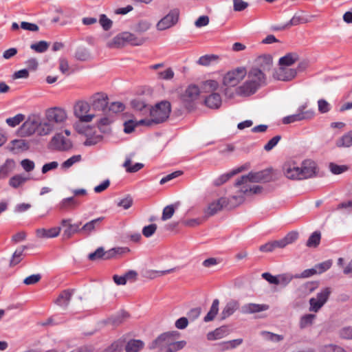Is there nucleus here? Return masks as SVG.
Instances as JSON below:
<instances>
[{"label":"nucleus","mask_w":352,"mask_h":352,"mask_svg":"<svg viewBox=\"0 0 352 352\" xmlns=\"http://www.w3.org/2000/svg\"><path fill=\"white\" fill-rule=\"evenodd\" d=\"M80 232V228L79 224H72L69 223L68 226L64 230L63 236L64 239H69L74 234Z\"/></svg>","instance_id":"obj_40"},{"label":"nucleus","mask_w":352,"mask_h":352,"mask_svg":"<svg viewBox=\"0 0 352 352\" xmlns=\"http://www.w3.org/2000/svg\"><path fill=\"white\" fill-rule=\"evenodd\" d=\"M243 168H239L236 170H233L230 173L223 174L221 176H219L218 178H217L214 182L213 184L216 186H221L226 183L230 177H232L236 173L241 171Z\"/></svg>","instance_id":"obj_39"},{"label":"nucleus","mask_w":352,"mask_h":352,"mask_svg":"<svg viewBox=\"0 0 352 352\" xmlns=\"http://www.w3.org/2000/svg\"><path fill=\"white\" fill-rule=\"evenodd\" d=\"M25 115L22 113H18L14 117L8 118L6 120V124L10 127H15L18 126L25 120Z\"/></svg>","instance_id":"obj_43"},{"label":"nucleus","mask_w":352,"mask_h":352,"mask_svg":"<svg viewBox=\"0 0 352 352\" xmlns=\"http://www.w3.org/2000/svg\"><path fill=\"white\" fill-rule=\"evenodd\" d=\"M107 96L102 93H97L91 97V106L94 110L104 111L107 106Z\"/></svg>","instance_id":"obj_19"},{"label":"nucleus","mask_w":352,"mask_h":352,"mask_svg":"<svg viewBox=\"0 0 352 352\" xmlns=\"http://www.w3.org/2000/svg\"><path fill=\"white\" fill-rule=\"evenodd\" d=\"M81 160L80 155H73L67 160H65L62 164L61 166L63 168H69L72 166L74 164L79 162Z\"/></svg>","instance_id":"obj_51"},{"label":"nucleus","mask_w":352,"mask_h":352,"mask_svg":"<svg viewBox=\"0 0 352 352\" xmlns=\"http://www.w3.org/2000/svg\"><path fill=\"white\" fill-rule=\"evenodd\" d=\"M332 265V261L331 260L325 261L322 263L316 265L318 274H322L325 271L328 270Z\"/></svg>","instance_id":"obj_61"},{"label":"nucleus","mask_w":352,"mask_h":352,"mask_svg":"<svg viewBox=\"0 0 352 352\" xmlns=\"http://www.w3.org/2000/svg\"><path fill=\"white\" fill-rule=\"evenodd\" d=\"M331 293V290L329 287L322 289L315 298L309 299V310L313 312H318L327 302Z\"/></svg>","instance_id":"obj_8"},{"label":"nucleus","mask_w":352,"mask_h":352,"mask_svg":"<svg viewBox=\"0 0 352 352\" xmlns=\"http://www.w3.org/2000/svg\"><path fill=\"white\" fill-rule=\"evenodd\" d=\"M74 56L77 60L84 61L89 58V54L85 48L79 47L76 50Z\"/></svg>","instance_id":"obj_53"},{"label":"nucleus","mask_w":352,"mask_h":352,"mask_svg":"<svg viewBox=\"0 0 352 352\" xmlns=\"http://www.w3.org/2000/svg\"><path fill=\"white\" fill-rule=\"evenodd\" d=\"M179 10L173 8L169 12L161 19L156 25V28L159 31H163L169 29L175 25L179 19Z\"/></svg>","instance_id":"obj_9"},{"label":"nucleus","mask_w":352,"mask_h":352,"mask_svg":"<svg viewBox=\"0 0 352 352\" xmlns=\"http://www.w3.org/2000/svg\"><path fill=\"white\" fill-rule=\"evenodd\" d=\"M85 136L86 140L83 144L86 146H94L100 143L103 138V136L97 133L92 127H91L90 131L87 132Z\"/></svg>","instance_id":"obj_22"},{"label":"nucleus","mask_w":352,"mask_h":352,"mask_svg":"<svg viewBox=\"0 0 352 352\" xmlns=\"http://www.w3.org/2000/svg\"><path fill=\"white\" fill-rule=\"evenodd\" d=\"M298 60V55L296 53H288L280 58L278 63L280 66L287 67L293 65Z\"/></svg>","instance_id":"obj_32"},{"label":"nucleus","mask_w":352,"mask_h":352,"mask_svg":"<svg viewBox=\"0 0 352 352\" xmlns=\"http://www.w3.org/2000/svg\"><path fill=\"white\" fill-rule=\"evenodd\" d=\"M39 122V135L45 136L59 129L53 122L45 115Z\"/></svg>","instance_id":"obj_17"},{"label":"nucleus","mask_w":352,"mask_h":352,"mask_svg":"<svg viewBox=\"0 0 352 352\" xmlns=\"http://www.w3.org/2000/svg\"><path fill=\"white\" fill-rule=\"evenodd\" d=\"M239 308V303L235 300L228 302L221 311V318L226 319L232 316Z\"/></svg>","instance_id":"obj_26"},{"label":"nucleus","mask_w":352,"mask_h":352,"mask_svg":"<svg viewBox=\"0 0 352 352\" xmlns=\"http://www.w3.org/2000/svg\"><path fill=\"white\" fill-rule=\"evenodd\" d=\"M123 341L117 340L107 347L103 352H121L123 348Z\"/></svg>","instance_id":"obj_52"},{"label":"nucleus","mask_w":352,"mask_h":352,"mask_svg":"<svg viewBox=\"0 0 352 352\" xmlns=\"http://www.w3.org/2000/svg\"><path fill=\"white\" fill-rule=\"evenodd\" d=\"M73 289L63 290L55 300V303L60 307L67 308L73 296Z\"/></svg>","instance_id":"obj_25"},{"label":"nucleus","mask_w":352,"mask_h":352,"mask_svg":"<svg viewBox=\"0 0 352 352\" xmlns=\"http://www.w3.org/2000/svg\"><path fill=\"white\" fill-rule=\"evenodd\" d=\"M281 136L278 135L273 137L271 140H270L264 146V149L266 151H270L272 150L280 140Z\"/></svg>","instance_id":"obj_57"},{"label":"nucleus","mask_w":352,"mask_h":352,"mask_svg":"<svg viewBox=\"0 0 352 352\" xmlns=\"http://www.w3.org/2000/svg\"><path fill=\"white\" fill-rule=\"evenodd\" d=\"M219 300L214 299L212 303L209 311L204 318V322H208L214 320V318H215L219 311Z\"/></svg>","instance_id":"obj_35"},{"label":"nucleus","mask_w":352,"mask_h":352,"mask_svg":"<svg viewBox=\"0 0 352 352\" xmlns=\"http://www.w3.org/2000/svg\"><path fill=\"white\" fill-rule=\"evenodd\" d=\"M284 175L291 180H303L316 175V164L310 160H304L300 164L294 161L286 162L283 166Z\"/></svg>","instance_id":"obj_1"},{"label":"nucleus","mask_w":352,"mask_h":352,"mask_svg":"<svg viewBox=\"0 0 352 352\" xmlns=\"http://www.w3.org/2000/svg\"><path fill=\"white\" fill-rule=\"evenodd\" d=\"M144 346V343L141 340L132 339L127 342L124 349L126 352H139Z\"/></svg>","instance_id":"obj_30"},{"label":"nucleus","mask_w":352,"mask_h":352,"mask_svg":"<svg viewBox=\"0 0 352 352\" xmlns=\"http://www.w3.org/2000/svg\"><path fill=\"white\" fill-rule=\"evenodd\" d=\"M45 113L58 129L62 128L67 120L66 111L60 107L50 108Z\"/></svg>","instance_id":"obj_12"},{"label":"nucleus","mask_w":352,"mask_h":352,"mask_svg":"<svg viewBox=\"0 0 352 352\" xmlns=\"http://www.w3.org/2000/svg\"><path fill=\"white\" fill-rule=\"evenodd\" d=\"M339 335L344 339H352V327L342 328L339 331Z\"/></svg>","instance_id":"obj_64"},{"label":"nucleus","mask_w":352,"mask_h":352,"mask_svg":"<svg viewBox=\"0 0 352 352\" xmlns=\"http://www.w3.org/2000/svg\"><path fill=\"white\" fill-rule=\"evenodd\" d=\"M201 91L195 85H190L181 95V100L186 104L195 101L199 96Z\"/></svg>","instance_id":"obj_16"},{"label":"nucleus","mask_w":352,"mask_h":352,"mask_svg":"<svg viewBox=\"0 0 352 352\" xmlns=\"http://www.w3.org/2000/svg\"><path fill=\"white\" fill-rule=\"evenodd\" d=\"M247 75L245 67H239L228 72L223 76V84L226 87L236 86Z\"/></svg>","instance_id":"obj_6"},{"label":"nucleus","mask_w":352,"mask_h":352,"mask_svg":"<svg viewBox=\"0 0 352 352\" xmlns=\"http://www.w3.org/2000/svg\"><path fill=\"white\" fill-rule=\"evenodd\" d=\"M321 234L320 232L316 231L313 232L307 241V246L317 247L320 241Z\"/></svg>","instance_id":"obj_46"},{"label":"nucleus","mask_w":352,"mask_h":352,"mask_svg":"<svg viewBox=\"0 0 352 352\" xmlns=\"http://www.w3.org/2000/svg\"><path fill=\"white\" fill-rule=\"evenodd\" d=\"M306 107L305 104L300 106L296 113L284 117L283 118V123L288 124L295 122L311 119L314 116V111L311 109L306 110Z\"/></svg>","instance_id":"obj_10"},{"label":"nucleus","mask_w":352,"mask_h":352,"mask_svg":"<svg viewBox=\"0 0 352 352\" xmlns=\"http://www.w3.org/2000/svg\"><path fill=\"white\" fill-rule=\"evenodd\" d=\"M204 103L210 109H219L222 103L221 96L218 93L210 94L205 98Z\"/></svg>","instance_id":"obj_23"},{"label":"nucleus","mask_w":352,"mask_h":352,"mask_svg":"<svg viewBox=\"0 0 352 352\" xmlns=\"http://www.w3.org/2000/svg\"><path fill=\"white\" fill-rule=\"evenodd\" d=\"M15 167V162L12 159H8L5 163L0 166V179L6 178Z\"/></svg>","instance_id":"obj_31"},{"label":"nucleus","mask_w":352,"mask_h":352,"mask_svg":"<svg viewBox=\"0 0 352 352\" xmlns=\"http://www.w3.org/2000/svg\"><path fill=\"white\" fill-rule=\"evenodd\" d=\"M103 219L104 217H99L86 223L80 228V233H82L85 235H89L92 232H94L96 230V227L99 226L100 223Z\"/></svg>","instance_id":"obj_27"},{"label":"nucleus","mask_w":352,"mask_h":352,"mask_svg":"<svg viewBox=\"0 0 352 352\" xmlns=\"http://www.w3.org/2000/svg\"><path fill=\"white\" fill-rule=\"evenodd\" d=\"M131 160L130 157L126 159L123 166L126 168L128 173H135L143 168L144 165L142 163H135L133 166H131Z\"/></svg>","instance_id":"obj_44"},{"label":"nucleus","mask_w":352,"mask_h":352,"mask_svg":"<svg viewBox=\"0 0 352 352\" xmlns=\"http://www.w3.org/2000/svg\"><path fill=\"white\" fill-rule=\"evenodd\" d=\"M49 47V43L45 41H41L39 42L32 43L30 45V48L38 53H43L47 50Z\"/></svg>","instance_id":"obj_47"},{"label":"nucleus","mask_w":352,"mask_h":352,"mask_svg":"<svg viewBox=\"0 0 352 352\" xmlns=\"http://www.w3.org/2000/svg\"><path fill=\"white\" fill-rule=\"evenodd\" d=\"M50 144L54 149L60 151H69L73 146L72 142L69 139L65 138L60 133H56L53 136Z\"/></svg>","instance_id":"obj_14"},{"label":"nucleus","mask_w":352,"mask_h":352,"mask_svg":"<svg viewBox=\"0 0 352 352\" xmlns=\"http://www.w3.org/2000/svg\"><path fill=\"white\" fill-rule=\"evenodd\" d=\"M338 147H350L352 146V132H349L336 141Z\"/></svg>","instance_id":"obj_38"},{"label":"nucleus","mask_w":352,"mask_h":352,"mask_svg":"<svg viewBox=\"0 0 352 352\" xmlns=\"http://www.w3.org/2000/svg\"><path fill=\"white\" fill-rule=\"evenodd\" d=\"M77 204V202L73 197L65 198L58 204V208L60 210H66L69 208H72Z\"/></svg>","instance_id":"obj_49"},{"label":"nucleus","mask_w":352,"mask_h":352,"mask_svg":"<svg viewBox=\"0 0 352 352\" xmlns=\"http://www.w3.org/2000/svg\"><path fill=\"white\" fill-rule=\"evenodd\" d=\"M270 306L267 304L247 303L241 307V312L243 314H252L267 311Z\"/></svg>","instance_id":"obj_20"},{"label":"nucleus","mask_w":352,"mask_h":352,"mask_svg":"<svg viewBox=\"0 0 352 352\" xmlns=\"http://www.w3.org/2000/svg\"><path fill=\"white\" fill-rule=\"evenodd\" d=\"M272 179L271 170L265 169L258 172H250L248 175L241 176L235 182L236 186L246 184L248 182H267Z\"/></svg>","instance_id":"obj_5"},{"label":"nucleus","mask_w":352,"mask_h":352,"mask_svg":"<svg viewBox=\"0 0 352 352\" xmlns=\"http://www.w3.org/2000/svg\"><path fill=\"white\" fill-rule=\"evenodd\" d=\"M124 109V105L120 102H112L109 107V111L114 113L122 112Z\"/></svg>","instance_id":"obj_63"},{"label":"nucleus","mask_w":352,"mask_h":352,"mask_svg":"<svg viewBox=\"0 0 352 352\" xmlns=\"http://www.w3.org/2000/svg\"><path fill=\"white\" fill-rule=\"evenodd\" d=\"M104 248L100 247L96 250L95 252L90 253L88 255V258L91 261H97L99 259H103Z\"/></svg>","instance_id":"obj_59"},{"label":"nucleus","mask_w":352,"mask_h":352,"mask_svg":"<svg viewBox=\"0 0 352 352\" xmlns=\"http://www.w3.org/2000/svg\"><path fill=\"white\" fill-rule=\"evenodd\" d=\"M329 169L333 175H340L349 170V166L346 165H339L333 162L329 164Z\"/></svg>","instance_id":"obj_42"},{"label":"nucleus","mask_w":352,"mask_h":352,"mask_svg":"<svg viewBox=\"0 0 352 352\" xmlns=\"http://www.w3.org/2000/svg\"><path fill=\"white\" fill-rule=\"evenodd\" d=\"M248 3L243 0H233V10L236 12H241L248 7Z\"/></svg>","instance_id":"obj_58"},{"label":"nucleus","mask_w":352,"mask_h":352,"mask_svg":"<svg viewBox=\"0 0 352 352\" xmlns=\"http://www.w3.org/2000/svg\"><path fill=\"white\" fill-rule=\"evenodd\" d=\"M318 111L321 113H325L330 111L331 105L324 99H320L318 101Z\"/></svg>","instance_id":"obj_62"},{"label":"nucleus","mask_w":352,"mask_h":352,"mask_svg":"<svg viewBox=\"0 0 352 352\" xmlns=\"http://www.w3.org/2000/svg\"><path fill=\"white\" fill-rule=\"evenodd\" d=\"M174 336L175 335L171 336V342L170 343L169 348L170 350L168 351V352H177L179 350L183 349L186 344V342L184 340L175 342Z\"/></svg>","instance_id":"obj_48"},{"label":"nucleus","mask_w":352,"mask_h":352,"mask_svg":"<svg viewBox=\"0 0 352 352\" xmlns=\"http://www.w3.org/2000/svg\"><path fill=\"white\" fill-rule=\"evenodd\" d=\"M219 87V84L214 80H208L202 82L201 89L204 93H215Z\"/></svg>","instance_id":"obj_33"},{"label":"nucleus","mask_w":352,"mask_h":352,"mask_svg":"<svg viewBox=\"0 0 352 352\" xmlns=\"http://www.w3.org/2000/svg\"><path fill=\"white\" fill-rule=\"evenodd\" d=\"M170 113V104L168 101H162L150 111L151 119H142L140 123L145 124L146 126H151L152 124H159L164 122Z\"/></svg>","instance_id":"obj_3"},{"label":"nucleus","mask_w":352,"mask_h":352,"mask_svg":"<svg viewBox=\"0 0 352 352\" xmlns=\"http://www.w3.org/2000/svg\"><path fill=\"white\" fill-rule=\"evenodd\" d=\"M90 109V104L87 102L78 101L74 106V115L81 122H90L95 117L94 113H89Z\"/></svg>","instance_id":"obj_7"},{"label":"nucleus","mask_w":352,"mask_h":352,"mask_svg":"<svg viewBox=\"0 0 352 352\" xmlns=\"http://www.w3.org/2000/svg\"><path fill=\"white\" fill-rule=\"evenodd\" d=\"M28 179V177L22 175H16L10 179L9 185L13 188H17L24 184Z\"/></svg>","instance_id":"obj_37"},{"label":"nucleus","mask_w":352,"mask_h":352,"mask_svg":"<svg viewBox=\"0 0 352 352\" xmlns=\"http://www.w3.org/2000/svg\"><path fill=\"white\" fill-rule=\"evenodd\" d=\"M176 334V332H166L162 333L150 344V349H158V352H168L170 350L171 336Z\"/></svg>","instance_id":"obj_11"},{"label":"nucleus","mask_w":352,"mask_h":352,"mask_svg":"<svg viewBox=\"0 0 352 352\" xmlns=\"http://www.w3.org/2000/svg\"><path fill=\"white\" fill-rule=\"evenodd\" d=\"M296 70L287 67L280 66L274 74L273 77L282 81H289L296 76Z\"/></svg>","instance_id":"obj_15"},{"label":"nucleus","mask_w":352,"mask_h":352,"mask_svg":"<svg viewBox=\"0 0 352 352\" xmlns=\"http://www.w3.org/2000/svg\"><path fill=\"white\" fill-rule=\"evenodd\" d=\"M261 335L267 340H271L273 342H279L283 339V337L280 335L275 334L269 331H262Z\"/></svg>","instance_id":"obj_54"},{"label":"nucleus","mask_w":352,"mask_h":352,"mask_svg":"<svg viewBox=\"0 0 352 352\" xmlns=\"http://www.w3.org/2000/svg\"><path fill=\"white\" fill-rule=\"evenodd\" d=\"M26 249V246H22L17 248L14 252L10 260V265H17L22 260L23 251Z\"/></svg>","instance_id":"obj_45"},{"label":"nucleus","mask_w":352,"mask_h":352,"mask_svg":"<svg viewBox=\"0 0 352 352\" xmlns=\"http://www.w3.org/2000/svg\"><path fill=\"white\" fill-rule=\"evenodd\" d=\"M316 318V316L312 314L303 315L300 319L299 327L302 329L311 326Z\"/></svg>","instance_id":"obj_36"},{"label":"nucleus","mask_w":352,"mask_h":352,"mask_svg":"<svg viewBox=\"0 0 352 352\" xmlns=\"http://www.w3.org/2000/svg\"><path fill=\"white\" fill-rule=\"evenodd\" d=\"M217 59V56L214 55H204L199 58L197 63L201 65L206 66L210 65L211 62L214 61Z\"/></svg>","instance_id":"obj_56"},{"label":"nucleus","mask_w":352,"mask_h":352,"mask_svg":"<svg viewBox=\"0 0 352 352\" xmlns=\"http://www.w3.org/2000/svg\"><path fill=\"white\" fill-rule=\"evenodd\" d=\"M145 42V38H139L134 34L129 32H122L116 36L111 42L108 43L109 47L118 48L130 44L134 46L142 45Z\"/></svg>","instance_id":"obj_4"},{"label":"nucleus","mask_w":352,"mask_h":352,"mask_svg":"<svg viewBox=\"0 0 352 352\" xmlns=\"http://www.w3.org/2000/svg\"><path fill=\"white\" fill-rule=\"evenodd\" d=\"M257 63L263 72L269 71L272 67V57L270 54H264L259 56L257 59Z\"/></svg>","instance_id":"obj_28"},{"label":"nucleus","mask_w":352,"mask_h":352,"mask_svg":"<svg viewBox=\"0 0 352 352\" xmlns=\"http://www.w3.org/2000/svg\"><path fill=\"white\" fill-rule=\"evenodd\" d=\"M293 276L289 274H283L278 276V285L287 286L292 280Z\"/></svg>","instance_id":"obj_55"},{"label":"nucleus","mask_w":352,"mask_h":352,"mask_svg":"<svg viewBox=\"0 0 352 352\" xmlns=\"http://www.w3.org/2000/svg\"><path fill=\"white\" fill-rule=\"evenodd\" d=\"M60 230V227H54L48 230L39 228L36 230V234L38 238H54L59 235Z\"/></svg>","instance_id":"obj_24"},{"label":"nucleus","mask_w":352,"mask_h":352,"mask_svg":"<svg viewBox=\"0 0 352 352\" xmlns=\"http://www.w3.org/2000/svg\"><path fill=\"white\" fill-rule=\"evenodd\" d=\"M298 238V232L297 231H291L287 233L285 237L280 240L274 241L275 248H284L287 245L295 242Z\"/></svg>","instance_id":"obj_21"},{"label":"nucleus","mask_w":352,"mask_h":352,"mask_svg":"<svg viewBox=\"0 0 352 352\" xmlns=\"http://www.w3.org/2000/svg\"><path fill=\"white\" fill-rule=\"evenodd\" d=\"M227 201L226 197H221L217 200L213 201L209 204L208 207L204 210L206 217L213 216L225 207V203Z\"/></svg>","instance_id":"obj_18"},{"label":"nucleus","mask_w":352,"mask_h":352,"mask_svg":"<svg viewBox=\"0 0 352 352\" xmlns=\"http://www.w3.org/2000/svg\"><path fill=\"white\" fill-rule=\"evenodd\" d=\"M37 131L39 135V122L34 117H29L19 128L17 133L21 137H28Z\"/></svg>","instance_id":"obj_13"},{"label":"nucleus","mask_w":352,"mask_h":352,"mask_svg":"<svg viewBox=\"0 0 352 352\" xmlns=\"http://www.w3.org/2000/svg\"><path fill=\"white\" fill-rule=\"evenodd\" d=\"M247 74L248 80L238 88V93L240 95H252L265 84V76L261 69L252 67Z\"/></svg>","instance_id":"obj_2"},{"label":"nucleus","mask_w":352,"mask_h":352,"mask_svg":"<svg viewBox=\"0 0 352 352\" xmlns=\"http://www.w3.org/2000/svg\"><path fill=\"white\" fill-rule=\"evenodd\" d=\"M228 334V330L226 327H221L215 330L208 332L207 339L208 340H216L226 337Z\"/></svg>","instance_id":"obj_29"},{"label":"nucleus","mask_w":352,"mask_h":352,"mask_svg":"<svg viewBox=\"0 0 352 352\" xmlns=\"http://www.w3.org/2000/svg\"><path fill=\"white\" fill-rule=\"evenodd\" d=\"M241 192L243 195H254L261 192L263 188L258 185L248 186L246 184L241 185Z\"/></svg>","instance_id":"obj_41"},{"label":"nucleus","mask_w":352,"mask_h":352,"mask_svg":"<svg viewBox=\"0 0 352 352\" xmlns=\"http://www.w3.org/2000/svg\"><path fill=\"white\" fill-rule=\"evenodd\" d=\"M175 211V207L174 205H168L163 209L162 220L166 221L170 219Z\"/></svg>","instance_id":"obj_50"},{"label":"nucleus","mask_w":352,"mask_h":352,"mask_svg":"<svg viewBox=\"0 0 352 352\" xmlns=\"http://www.w3.org/2000/svg\"><path fill=\"white\" fill-rule=\"evenodd\" d=\"M157 228L155 223L144 226L142 229V234L146 238L151 237L155 232Z\"/></svg>","instance_id":"obj_60"},{"label":"nucleus","mask_w":352,"mask_h":352,"mask_svg":"<svg viewBox=\"0 0 352 352\" xmlns=\"http://www.w3.org/2000/svg\"><path fill=\"white\" fill-rule=\"evenodd\" d=\"M11 150L15 153L27 151L29 148L28 142L23 139L14 140L11 142Z\"/></svg>","instance_id":"obj_34"}]
</instances>
